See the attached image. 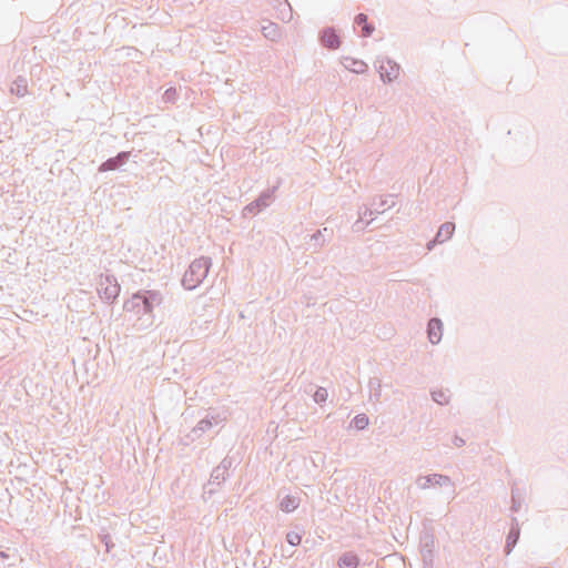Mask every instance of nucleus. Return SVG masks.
Masks as SVG:
<instances>
[{
	"label": "nucleus",
	"instance_id": "obj_4",
	"mask_svg": "<svg viewBox=\"0 0 568 568\" xmlns=\"http://www.w3.org/2000/svg\"><path fill=\"white\" fill-rule=\"evenodd\" d=\"M443 333L442 322L437 318H433L428 323V337L433 344H436L440 341Z\"/></svg>",
	"mask_w": 568,
	"mask_h": 568
},
{
	"label": "nucleus",
	"instance_id": "obj_5",
	"mask_svg": "<svg viewBox=\"0 0 568 568\" xmlns=\"http://www.w3.org/2000/svg\"><path fill=\"white\" fill-rule=\"evenodd\" d=\"M322 41L329 49H336L339 45V38L334 30H325L322 34Z\"/></svg>",
	"mask_w": 568,
	"mask_h": 568
},
{
	"label": "nucleus",
	"instance_id": "obj_11",
	"mask_svg": "<svg viewBox=\"0 0 568 568\" xmlns=\"http://www.w3.org/2000/svg\"><path fill=\"white\" fill-rule=\"evenodd\" d=\"M286 539H287V542L292 546H297L302 541L301 535L295 531L288 532L286 536Z\"/></svg>",
	"mask_w": 568,
	"mask_h": 568
},
{
	"label": "nucleus",
	"instance_id": "obj_17",
	"mask_svg": "<svg viewBox=\"0 0 568 568\" xmlns=\"http://www.w3.org/2000/svg\"><path fill=\"white\" fill-rule=\"evenodd\" d=\"M118 291H119V290H118V287H116V286H114V287H113V292H112V296H116Z\"/></svg>",
	"mask_w": 568,
	"mask_h": 568
},
{
	"label": "nucleus",
	"instance_id": "obj_1",
	"mask_svg": "<svg viewBox=\"0 0 568 568\" xmlns=\"http://www.w3.org/2000/svg\"><path fill=\"white\" fill-rule=\"evenodd\" d=\"M209 262L205 258L195 260L183 276V285L187 290L195 288L207 275Z\"/></svg>",
	"mask_w": 568,
	"mask_h": 568
},
{
	"label": "nucleus",
	"instance_id": "obj_16",
	"mask_svg": "<svg viewBox=\"0 0 568 568\" xmlns=\"http://www.w3.org/2000/svg\"><path fill=\"white\" fill-rule=\"evenodd\" d=\"M363 68H364V64L361 63V68H359V65H356V69H354V70H355V72H359V71H363Z\"/></svg>",
	"mask_w": 568,
	"mask_h": 568
},
{
	"label": "nucleus",
	"instance_id": "obj_13",
	"mask_svg": "<svg viewBox=\"0 0 568 568\" xmlns=\"http://www.w3.org/2000/svg\"><path fill=\"white\" fill-rule=\"evenodd\" d=\"M116 165H118L116 160H109L108 162H105V163L103 164V166H102V168H103L104 170H114V169L116 168Z\"/></svg>",
	"mask_w": 568,
	"mask_h": 568
},
{
	"label": "nucleus",
	"instance_id": "obj_6",
	"mask_svg": "<svg viewBox=\"0 0 568 568\" xmlns=\"http://www.w3.org/2000/svg\"><path fill=\"white\" fill-rule=\"evenodd\" d=\"M300 505V500L295 496L287 495L285 496L280 504V507L285 513H291L295 510Z\"/></svg>",
	"mask_w": 568,
	"mask_h": 568
},
{
	"label": "nucleus",
	"instance_id": "obj_8",
	"mask_svg": "<svg viewBox=\"0 0 568 568\" xmlns=\"http://www.w3.org/2000/svg\"><path fill=\"white\" fill-rule=\"evenodd\" d=\"M355 22L357 26L362 28V34L364 37H368L372 34L373 28L367 23V17L365 14L359 13L355 19Z\"/></svg>",
	"mask_w": 568,
	"mask_h": 568
},
{
	"label": "nucleus",
	"instance_id": "obj_18",
	"mask_svg": "<svg viewBox=\"0 0 568 568\" xmlns=\"http://www.w3.org/2000/svg\"><path fill=\"white\" fill-rule=\"evenodd\" d=\"M435 400H437L439 404H443V403H444V400L438 399V398H436V397H435Z\"/></svg>",
	"mask_w": 568,
	"mask_h": 568
},
{
	"label": "nucleus",
	"instance_id": "obj_7",
	"mask_svg": "<svg viewBox=\"0 0 568 568\" xmlns=\"http://www.w3.org/2000/svg\"><path fill=\"white\" fill-rule=\"evenodd\" d=\"M454 231H455V225L453 223L443 224L437 232V236H436L437 241L444 242V241L450 239Z\"/></svg>",
	"mask_w": 568,
	"mask_h": 568
},
{
	"label": "nucleus",
	"instance_id": "obj_15",
	"mask_svg": "<svg viewBox=\"0 0 568 568\" xmlns=\"http://www.w3.org/2000/svg\"><path fill=\"white\" fill-rule=\"evenodd\" d=\"M363 68H364V64L361 63V68H359V65H356V69H354V70H355V72H359V71H363Z\"/></svg>",
	"mask_w": 568,
	"mask_h": 568
},
{
	"label": "nucleus",
	"instance_id": "obj_14",
	"mask_svg": "<svg viewBox=\"0 0 568 568\" xmlns=\"http://www.w3.org/2000/svg\"><path fill=\"white\" fill-rule=\"evenodd\" d=\"M263 30H264L266 37L276 36V33H277L276 28L273 26L264 27Z\"/></svg>",
	"mask_w": 568,
	"mask_h": 568
},
{
	"label": "nucleus",
	"instance_id": "obj_9",
	"mask_svg": "<svg viewBox=\"0 0 568 568\" xmlns=\"http://www.w3.org/2000/svg\"><path fill=\"white\" fill-rule=\"evenodd\" d=\"M357 564H358V558L353 554H345L339 559L341 568H356Z\"/></svg>",
	"mask_w": 568,
	"mask_h": 568
},
{
	"label": "nucleus",
	"instance_id": "obj_12",
	"mask_svg": "<svg viewBox=\"0 0 568 568\" xmlns=\"http://www.w3.org/2000/svg\"><path fill=\"white\" fill-rule=\"evenodd\" d=\"M326 397H327V392L324 388H320L314 395V398L316 402H324V400H326Z\"/></svg>",
	"mask_w": 568,
	"mask_h": 568
},
{
	"label": "nucleus",
	"instance_id": "obj_10",
	"mask_svg": "<svg viewBox=\"0 0 568 568\" xmlns=\"http://www.w3.org/2000/svg\"><path fill=\"white\" fill-rule=\"evenodd\" d=\"M353 423L357 429H364L368 425V417L364 414L357 415Z\"/></svg>",
	"mask_w": 568,
	"mask_h": 568
},
{
	"label": "nucleus",
	"instance_id": "obj_2",
	"mask_svg": "<svg viewBox=\"0 0 568 568\" xmlns=\"http://www.w3.org/2000/svg\"><path fill=\"white\" fill-rule=\"evenodd\" d=\"M162 303V295L156 291H148L145 294H135L130 302L126 303L125 307L128 310H136L140 312V308L144 313L151 314L153 312V305H160Z\"/></svg>",
	"mask_w": 568,
	"mask_h": 568
},
{
	"label": "nucleus",
	"instance_id": "obj_3",
	"mask_svg": "<svg viewBox=\"0 0 568 568\" xmlns=\"http://www.w3.org/2000/svg\"><path fill=\"white\" fill-rule=\"evenodd\" d=\"M378 72L384 81H393L399 77L400 68L390 59L383 58L379 60Z\"/></svg>",
	"mask_w": 568,
	"mask_h": 568
}]
</instances>
